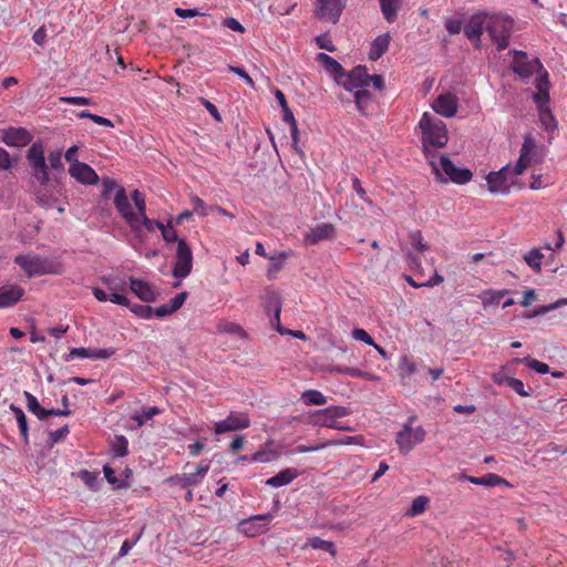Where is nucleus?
I'll list each match as a JSON object with an SVG mask.
<instances>
[{
	"instance_id": "obj_43",
	"label": "nucleus",
	"mask_w": 567,
	"mask_h": 567,
	"mask_svg": "<svg viewBox=\"0 0 567 567\" xmlns=\"http://www.w3.org/2000/svg\"><path fill=\"white\" fill-rule=\"evenodd\" d=\"M429 502L430 499L425 495H420L415 497L412 502L411 507L406 511L405 515L414 517L422 514L426 509Z\"/></svg>"
},
{
	"instance_id": "obj_27",
	"label": "nucleus",
	"mask_w": 567,
	"mask_h": 567,
	"mask_svg": "<svg viewBox=\"0 0 567 567\" xmlns=\"http://www.w3.org/2000/svg\"><path fill=\"white\" fill-rule=\"evenodd\" d=\"M24 289L19 285H8L0 287V308H8L16 305L22 296Z\"/></svg>"
},
{
	"instance_id": "obj_3",
	"label": "nucleus",
	"mask_w": 567,
	"mask_h": 567,
	"mask_svg": "<svg viewBox=\"0 0 567 567\" xmlns=\"http://www.w3.org/2000/svg\"><path fill=\"white\" fill-rule=\"evenodd\" d=\"M419 127L422 132V144L425 152L430 147L441 148L449 142V134L445 123L429 112L423 113Z\"/></svg>"
},
{
	"instance_id": "obj_40",
	"label": "nucleus",
	"mask_w": 567,
	"mask_h": 567,
	"mask_svg": "<svg viewBox=\"0 0 567 567\" xmlns=\"http://www.w3.org/2000/svg\"><path fill=\"white\" fill-rule=\"evenodd\" d=\"M301 400L306 405H323L327 403V398L318 390L302 392Z\"/></svg>"
},
{
	"instance_id": "obj_13",
	"label": "nucleus",
	"mask_w": 567,
	"mask_h": 567,
	"mask_svg": "<svg viewBox=\"0 0 567 567\" xmlns=\"http://www.w3.org/2000/svg\"><path fill=\"white\" fill-rule=\"evenodd\" d=\"M515 176L509 165L504 166L497 172H491L486 176L488 190L493 194H508L515 182Z\"/></svg>"
},
{
	"instance_id": "obj_19",
	"label": "nucleus",
	"mask_w": 567,
	"mask_h": 567,
	"mask_svg": "<svg viewBox=\"0 0 567 567\" xmlns=\"http://www.w3.org/2000/svg\"><path fill=\"white\" fill-rule=\"evenodd\" d=\"M272 519L271 514H262V515H254L247 519H243L238 524V529L240 533L245 534L248 537H256L266 533L268 529V525Z\"/></svg>"
},
{
	"instance_id": "obj_7",
	"label": "nucleus",
	"mask_w": 567,
	"mask_h": 567,
	"mask_svg": "<svg viewBox=\"0 0 567 567\" xmlns=\"http://www.w3.org/2000/svg\"><path fill=\"white\" fill-rule=\"evenodd\" d=\"M415 419L416 416H410L408 422H405L402 429L396 433L395 443L402 454L410 453L414 446L421 444L425 440L426 431L423 426H412Z\"/></svg>"
},
{
	"instance_id": "obj_48",
	"label": "nucleus",
	"mask_w": 567,
	"mask_h": 567,
	"mask_svg": "<svg viewBox=\"0 0 567 567\" xmlns=\"http://www.w3.org/2000/svg\"><path fill=\"white\" fill-rule=\"evenodd\" d=\"M566 305H567V298H561L550 305L537 307L536 309H534V311L530 315H528L526 317L534 318V317H538V316H544V315H546L557 308L566 306Z\"/></svg>"
},
{
	"instance_id": "obj_11",
	"label": "nucleus",
	"mask_w": 567,
	"mask_h": 567,
	"mask_svg": "<svg viewBox=\"0 0 567 567\" xmlns=\"http://www.w3.org/2000/svg\"><path fill=\"white\" fill-rule=\"evenodd\" d=\"M210 468V461L203 460L196 465L186 463L184 472L175 477H172L183 488L199 485Z\"/></svg>"
},
{
	"instance_id": "obj_49",
	"label": "nucleus",
	"mask_w": 567,
	"mask_h": 567,
	"mask_svg": "<svg viewBox=\"0 0 567 567\" xmlns=\"http://www.w3.org/2000/svg\"><path fill=\"white\" fill-rule=\"evenodd\" d=\"M275 96L281 106L284 122H286V123L293 122L295 117H293L291 110L288 106V102L286 100L285 94L280 90H277L275 93Z\"/></svg>"
},
{
	"instance_id": "obj_50",
	"label": "nucleus",
	"mask_w": 567,
	"mask_h": 567,
	"mask_svg": "<svg viewBox=\"0 0 567 567\" xmlns=\"http://www.w3.org/2000/svg\"><path fill=\"white\" fill-rule=\"evenodd\" d=\"M507 386L515 391L518 395L524 398L530 396L532 394V390H526L523 381L516 378H511Z\"/></svg>"
},
{
	"instance_id": "obj_28",
	"label": "nucleus",
	"mask_w": 567,
	"mask_h": 567,
	"mask_svg": "<svg viewBox=\"0 0 567 567\" xmlns=\"http://www.w3.org/2000/svg\"><path fill=\"white\" fill-rule=\"evenodd\" d=\"M264 308L268 313L274 310L275 328L279 333L284 334V328L280 324L281 307L279 295L275 291L268 292L264 301Z\"/></svg>"
},
{
	"instance_id": "obj_44",
	"label": "nucleus",
	"mask_w": 567,
	"mask_h": 567,
	"mask_svg": "<svg viewBox=\"0 0 567 567\" xmlns=\"http://www.w3.org/2000/svg\"><path fill=\"white\" fill-rule=\"evenodd\" d=\"M161 410L157 406H148L144 408L141 413H135L132 416V420L136 422L138 427L143 426L146 421L153 419L155 415L159 414Z\"/></svg>"
},
{
	"instance_id": "obj_30",
	"label": "nucleus",
	"mask_w": 567,
	"mask_h": 567,
	"mask_svg": "<svg viewBox=\"0 0 567 567\" xmlns=\"http://www.w3.org/2000/svg\"><path fill=\"white\" fill-rule=\"evenodd\" d=\"M187 298V292H181L176 295L173 299H171L169 303L162 305L156 310H153V315H155L158 318H164L167 316H171L175 311H177L185 302Z\"/></svg>"
},
{
	"instance_id": "obj_14",
	"label": "nucleus",
	"mask_w": 567,
	"mask_h": 567,
	"mask_svg": "<svg viewBox=\"0 0 567 567\" xmlns=\"http://www.w3.org/2000/svg\"><path fill=\"white\" fill-rule=\"evenodd\" d=\"M193 267V254L185 239H179L176 249V260L173 268L175 278L187 277Z\"/></svg>"
},
{
	"instance_id": "obj_47",
	"label": "nucleus",
	"mask_w": 567,
	"mask_h": 567,
	"mask_svg": "<svg viewBox=\"0 0 567 567\" xmlns=\"http://www.w3.org/2000/svg\"><path fill=\"white\" fill-rule=\"evenodd\" d=\"M544 258V255L536 248L529 250L525 255V261L526 264L536 272L540 271L542 268V260Z\"/></svg>"
},
{
	"instance_id": "obj_9",
	"label": "nucleus",
	"mask_w": 567,
	"mask_h": 567,
	"mask_svg": "<svg viewBox=\"0 0 567 567\" xmlns=\"http://www.w3.org/2000/svg\"><path fill=\"white\" fill-rule=\"evenodd\" d=\"M114 206L120 216L125 220L131 230L137 235H142L141 218H138V210H134L133 206L126 195L124 187H117L114 196Z\"/></svg>"
},
{
	"instance_id": "obj_61",
	"label": "nucleus",
	"mask_w": 567,
	"mask_h": 567,
	"mask_svg": "<svg viewBox=\"0 0 567 567\" xmlns=\"http://www.w3.org/2000/svg\"><path fill=\"white\" fill-rule=\"evenodd\" d=\"M527 365L532 370H534V371H536L538 373H542V374H545V373L549 372V365L547 363L538 361L536 359L527 360Z\"/></svg>"
},
{
	"instance_id": "obj_25",
	"label": "nucleus",
	"mask_w": 567,
	"mask_h": 567,
	"mask_svg": "<svg viewBox=\"0 0 567 567\" xmlns=\"http://www.w3.org/2000/svg\"><path fill=\"white\" fill-rule=\"evenodd\" d=\"M115 353L114 348L105 349H91V348H72L66 357V360L78 359H109Z\"/></svg>"
},
{
	"instance_id": "obj_36",
	"label": "nucleus",
	"mask_w": 567,
	"mask_h": 567,
	"mask_svg": "<svg viewBox=\"0 0 567 567\" xmlns=\"http://www.w3.org/2000/svg\"><path fill=\"white\" fill-rule=\"evenodd\" d=\"M308 546L313 548V549L326 550L332 557H336L337 554H338L337 549H336V546H334V544L332 542L321 539L318 536H313V537L308 538L307 543L302 546V548L305 549Z\"/></svg>"
},
{
	"instance_id": "obj_2",
	"label": "nucleus",
	"mask_w": 567,
	"mask_h": 567,
	"mask_svg": "<svg viewBox=\"0 0 567 567\" xmlns=\"http://www.w3.org/2000/svg\"><path fill=\"white\" fill-rule=\"evenodd\" d=\"M18 265L27 277H39L43 275H60L63 270L62 264L53 258L41 257L34 252L20 254L14 257Z\"/></svg>"
},
{
	"instance_id": "obj_38",
	"label": "nucleus",
	"mask_w": 567,
	"mask_h": 567,
	"mask_svg": "<svg viewBox=\"0 0 567 567\" xmlns=\"http://www.w3.org/2000/svg\"><path fill=\"white\" fill-rule=\"evenodd\" d=\"M317 60L326 68V70L333 73L336 79L344 72L342 65L327 53H319Z\"/></svg>"
},
{
	"instance_id": "obj_46",
	"label": "nucleus",
	"mask_w": 567,
	"mask_h": 567,
	"mask_svg": "<svg viewBox=\"0 0 567 567\" xmlns=\"http://www.w3.org/2000/svg\"><path fill=\"white\" fill-rule=\"evenodd\" d=\"M103 285L111 291H124L126 281L124 278L114 277V276H104L102 277Z\"/></svg>"
},
{
	"instance_id": "obj_41",
	"label": "nucleus",
	"mask_w": 567,
	"mask_h": 567,
	"mask_svg": "<svg viewBox=\"0 0 567 567\" xmlns=\"http://www.w3.org/2000/svg\"><path fill=\"white\" fill-rule=\"evenodd\" d=\"M289 254L285 251H279L275 255H271L268 257L272 261L269 270H268V278L272 279L275 277V274L282 269Z\"/></svg>"
},
{
	"instance_id": "obj_60",
	"label": "nucleus",
	"mask_w": 567,
	"mask_h": 567,
	"mask_svg": "<svg viewBox=\"0 0 567 567\" xmlns=\"http://www.w3.org/2000/svg\"><path fill=\"white\" fill-rule=\"evenodd\" d=\"M316 43L320 49H324L329 52H334L336 48L329 39L328 34H320L316 37Z\"/></svg>"
},
{
	"instance_id": "obj_63",
	"label": "nucleus",
	"mask_w": 567,
	"mask_h": 567,
	"mask_svg": "<svg viewBox=\"0 0 567 567\" xmlns=\"http://www.w3.org/2000/svg\"><path fill=\"white\" fill-rule=\"evenodd\" d=\"M445 29L451 35L458 34L462 31V21L458 19H449L445 22Z\"/></svg>"
},
{
	"instance_id": "obj_33",
	"label": "nucleus",
	"mask_w": 567,
	"mask_h": 567,
	"mask_svg": "<svg viewBox=\"0 0 567 567\" xmlns=\"http://www.w3.org/2000/svg\"><path fill=\"white\" fill-rule=\"evenodd\" d=\"M382 14L386 22L392 23L398 18L402 0H379Z\"/></svg>"
},
{
	"instance_id": "obj_20",
	"label": "nucleus",
	"mask_w": 567,
	"mask_h": 567,
	"mask_svg": "<svg viewBox=\"0 0 567 567\" xmlns=\"http://www.w3.org/2000/svg\"><path fill=\"white\" fill-rule=\"evenodd\" d=\"M135 208L138 210V218H141L142 230L145 228L147 231L153 233L155 229L162 228L163 223L151 219L146 215L145 196L138 189H134L131 194Z\"/></svg>"
},
{
	"instance_id": "obj_53",
	"label": "nucleus",
	"mask_w": 567,
	"mask_h": 567,
	"mask_svg": "<svg viewBox=\"0 0 567 567\" xmlns=\"http://www.w3.org/2000/svg\"><path fill=\"white\" fill-rule=\"evenodd\" d=\"M132 312H134L140 318L151 319L153 317V308L146 305H134L131 308Z\"/></svg>"
},
{
	"instance_id": "obj_18",
	"label": "nucleus",
	"mask_w": 567,
	"mask_h": 567,
	"mask_svg": "<svg viewBox=\"0 0 567 567\" xmlns=\"http://www.w3.org/2000/svg\"><path fill=\"white\" fill-rule=\"evenodd\" d=\"M536 142L532 134L524 136L523 145L519 152V158L513 168L514 175H522L524 171L533 163L536 162Z\"/></svg>"
},
{
	"instance_id": "obj_17",
	"label": "nucleus",
	"mask_w": 567,
	"mask_h": 567,
	"mask_svg": "<svg viewBox=\"0 0 567 567\" xmlns=\"http://www.w3.org/2000/svg\"><path fill=\"white\" fill-rule=\"evenodd\" d=\"M250 426L249 415L245 412L231 411L226 419L215 424L214 431L217 435L245 430Z\"/></svg>"
},
{
	"instance_id": "obj_8",
	"label": "nucleus",
	"mask_w": 567,
	"mask_h": 567,
	"mask_svg": "<svg viewBox=\"0 0 567 567\" xmlns=\"http://www.w3.org/2000/svg\"><path fill=\"white\" fill-rule=\"evenodd\" d=\"M350 413L346 406H329L316 411L311 415V423L316 426H326L329 429L340 431H352L350 426L344 425L339 419L347 416Z\"/></svg>"
},
{
	"instance_id": "obj_23",
	"label": "nucleus",
	"mask_w": 567,
	"mask_h": 567,
	"mask_svg": "<svg viewBox=\"0 0 567 567\" xmlns=\"http://www.w3.org/2000/svg\"><path fill=\"white\" fill-rule=\"evenodd\" d=\"M71 177L81 184L95 185L99 182V176L95 171L86 163L75 161L69 167Z\"/></svg>"
},
{
	"instance_id": "obj_16",
	"label": "nucleus",
	"mask_w": 567,
	"mask_h": 567,
	"mask_svg": "<svg viewBox=\"0 0 567 567\" xmlns=\"http://www.w3.org/2000/svg\"><path fill=\"white\" fill-rule=\"evenodd\" d=\"M347 0H318L315 11L316 18L336 24L346 8Z\"/></svg>"
},
{
	"instance_id": "obj_31",
	"label": "nucleus",
	"mask_w": 567,
	"mask_h": 567,
	"mask_svg": "<svg viewBox=\"0 0 567 567\" xmlns=\"http://www.w3.org/2000/svg\"><path fill=\"white\" fill-rule=\"evenodd\" d=\"M391 37L389 33L378 35L371 43L369 58L372 61L379 60L389 49Z\"/></svg>"
},
{
	"instance_id": "obj_37",
	"label": "nucleus",
	"mask_w": 567,
	"mask_h": 567,
	"mask_svg": "<svg viewBox=\"0 0 567 567\" xmlns=\"http://www.w3.org/2000/svg\"><path fill=\"white\" fill-rule=\"evenodd\" d=\"M9 409L13 412V414L16 416L20 435L22 436L24 443L28 444L29 427H28V420H27L24 412L22 411V409H20L19 406H16L14 404H10Z\"/></svg>"
},
{
	"instance_id": "obj_22",
	"label": "nucleus",
	"mask_w": 567,
	"mask_h": 567,
	"mask_svg": "<svg viewBox=\"0 0 567 567\" xmlns=\"http://www.w3.org/2000/svg\"><path fill=\"white\" fill-rule=\"evenodd\" d=\"M336 237V227L330 223H322L307 231L303 241L308 246L317 245L323 240H332Z\"/></svg>"
},
{
	"instance_id": "obj_57",
	"label": "nucleus",
	"mask_w": 567,
	"mask_h": 567,
	"mask_svg": "<svg viewBox=\"0 0 567 567\" xmlns=\"http://www.w3.org/2000/svg\"><path fill=\"white\" fill-rule=\"evenodd\" d=\"M290 125V132H291V140H292V148L296 151L297 154H303L302 150L299 147V131L297 126L296 120L293 122L288 123Z\"/></svg>"
},
{
	"instance_id": "obj_24",
	"label": "nucleus",
	"mask_w": 567,
	"mask_h": 567,
	"mask_svg": "<svg viewBox=\"0 0 567 567\" xmlns=\"http://www.w3.org/2000/svg\"><path fill=\"white\" fill-rule=\"evenodd\" d=\"M32 141V135L24 127H9L4 130L2 142L8 146L23 147Z\"/></svg>"
},
{
	"instance_id": "obj_54",
	"label": "nucleus",
	"mask_w": 567,
	"mask_h": 567,
	"mask_svg": "<svg viewBox=\"0 0 567 567\" xmlns=\"http://www.w3.org/2000/svg\"><path fill=\"white\" fill-rule=\"evenodd\" d=\"M352 338L358 341H362L369 346L374 344V340L371 336L362 328H355L352 330Z\"/></svg>"
},
{
	"instance_id": "obj_34",
	"label": "nucleus",
	"mask_w": 567,
	"mask_h": 567,
	"mask_svg": "<svg viewBox=\"0 0 567 567\" xmlns=\"http://www.w3.org/2000/svg\"><path fill=\"white\" fill-rule=\"evenodd\" d=\"M24 398L27 400L28 410L34 414L39 420H45L49 417L50 409L42 408L38 399L28 391H24Z\"/></svg>"
},
{
	"instance_id": "obj_55",
	"label": "nucleus",
	"mask_w": 567,
	"mask_h": 567,
	"mask_svg": "<svg viewBox=\"0 0 567 567\" xmlns=\"http://www.w3.org/2000/svg\"><path fill=\"white\" fill-rule=\"evenodd\" d=\"M411 244L421 252L427 249V246L423 244V236L420 230H414L410 234Z\"/></svg>"
},
{
	"instance_id": "obj_42",
	"label": "nucleus",
	"mask_w": 567,
	"mask_h": 567,
	"mask_svg": "<svg viewBox=\"0 0 567 567\" xmlns=\"http://www.w3.org/2000/svg\"><path fill=\"white\" fill-rule=\"evenodd\" d=\"M114 457H123L128 452V441L124 435H116L111 445Z\"/></svg>"
},
{
	"instance_id": "obj_4",
	"label": "nucleus",
	"mask_w": 567,
	"mask_h": 567,
	"mask_svg": "<svg viewBox=\"0 0 567 567\" xmlns=\"http://www.w3.org/2000/svg\"><path fill=\"white\" fill-rule=\"evenodd\" d=\"M430 165L433 173L436 175V178L442 183L451 181L452 183L464 185L473 177V174L468 168H460L455 166L445 155L440 156L437 162L434 158L430 159Z\"/></svg>"
},
{
	"instance_id": "obj_51",
	"label": "nucleus",
	"mask_w": 567,
	"mask_h": 567,
	"mask_svg": "<svg viewBox=\"0 0 567 567\" xmlns=\"http://www.w3.org/2000/svg\"><path fill=\"white\" fill-rule=\"evenodd\" d=\"M70 433L69 425H64L61 429H58L56 431H52L49 433V439L52 444H56L61 441H63L68 434Z\"/></svg>"
},
{
	"instance_id": "obj_32",
	"label": "nucleus",
	"mask_w": 567,
	"mask_h": 567,
	"mask_svg": "<svg viewBox=\"0 0 567 567\" xmlns=\"http://www.w3.org/2000/svg\"><path fill=\"white\" fill-rule=\"evenodd\" d=\"M464 478L475 485H483L488 487L499 486V485H508L507 481L501 477L497 474L488 473L481 477L475 476H464Z\"/></svg>"
},
{
	"instance_id": "obj_56",
	"label": "nucleus",
	"mask_w": 567,
	"mask_h": 567,
	"mask_svg": "<svg viewBox=\"0 0 567 567\" xmlns=\"http://www.w3.org/2000/svg\"><path fill=\"white\" fill-rule=\"evenodd\" d=\"M161 233H162V236H163V239L166 241V243H174V241H177L178 243V238H177V233L176 230L169 226V225H162V228H159Z\"/></svg>"
},
{
	"instance_id": "obj_26",
	"label": "nucleus",
	"mask_w": 567,
	"mask_h": 567,
	"mask_svg": "<svg viewBox=\"0 0 567 567\" xmlns=\"http://www.w3.org/2000/svg\"><path fill=\"white\" fill-rule=\"evenodd\" d=\"M131 291L144 302H153L156 299V293L151 285L144 280L130 277Z\"/></svg>"
},
{
	"instance_id": "obj_35",
	"label": "nucleus",
	"mask_w": 567,
	"mask_h": 567,
	"mask_svg": "<svg viewBox=\"0 0 567 567\" xmlns=\"http://www.w3.org/2000/svg\"><path fill=\"white\" fill-rule=\"evenodd\" d=\"M217 332L219 333H227V334H235L238 336L241 339L247 338L246 331L243 329V327L236 322L228 321V320H220L217 323Z\"/></svg>"
},
{
	"instance_id": "obj_15",
	"label": "nucleus",
	"mask_w": 567,
	"mask_h": 567,
	"mask_svg": "<svg viewBox=\"0 0 567 567\" xmlns=\"http://www.w3.org/2000/svg\"><path fill=\"white\" fill-rule=\"evenodd\" d=\"M487 21V13L478 11L468 18L464 27L466 38L476 49H481V37L486 31Z\"/></svg>"
},
{
	"instance_id": "obj_12",
	"label": "nucleus",
	"mask_w": 567,
	"mask_h": 567,
	"mask_svg": "<svg viewBox=\"0 0 567 567\" xmlns=\"http://www.w3.org/2000/svg\"><path fill=\"white\" fill-rule=\"evenodd\" d=\"M27 159L32 171V175L40 184L49 181L48 165L44 157V148L42 143H33L27 153Z\"/></svg>"
},
{
	"instance_id": "obj_39",
	"label": "nucleus",
	"mask_w": 567,
	"mask_h": 567,
	"mask_svg": "<svg viewBox=\"0 0 567 567\" xmlns=\"http://www.w3.org/2000/svg\"><path fill=\"white\" fill-rule=\"evenodd\" d=\"M353 442H354V437H347L346 440H340V441H324L318 445H298L296 447V450L298 453H309V452L319 451L321 449H326L331 445L351 444Z\"/></svg>"
},
{
	"instance_id": "obj_21",
	"label": "nucleus",
	"mask_w": 567,
	"mask_h": 567,
	"mask_svg": "<svg viewBox=\"0 0 567 567\" xmlns=\"http://www.w3.org/2000/svg\"><path fill=\"white\" fill-rule=\"evenodd\" d=\"M432 109L444 117H453L458 110V99L450 92L440 94L433 101Z\"/></svg>"
},
{
	"instance_id": "obj_6",
	"label": "nucleus",
	"mask_w": 567,
	"mask_h": 567,
	"mask_svg": "<svg viewBox=\"0 0 567 567\" xmlns=\"http://www.w3.org/2000/svg\"><path fill=\"white\" fill-rule=\"evenodd\" d=\"M486 31L491 40L496 44L498 51L505 50L509 44V37L513 30V20L503 14L487 13Z\"/></svg>"
},
{
	"instance_id": "obj_58",
	"label": "nucleus",
	"mask_w": 567,
	"mask_h": 567,
	"mask_svg": "<svg viewBox=\"0 0 567 567\" xmlns=\"http://www.w3.org/2000/svg\"><path fill=\"white\" fill-rule=\"evenodd\" d=\"M60 101L72 105H90L92 103V101L85 96H62Z\"/></svg>"
},
{
	"instance_id": "obj_62",
	"label": "nucleus",
	"mask_w": 567,
	"mask_h": 567,
	"mask_svg": "<svg viewBox=\"0 0 567 567\" xmlns=\"http://www.w3.org/2000/svg\"><path fill=\"white\" fill-rule=\"evenodd\" d=\"M275 458V454L274 453H269L265 450H259L257 451L256 453H254L250 457V461L251 462H260V463H266V462H270Z\"/></svg>"
},
{
	"instance_id": "obj_45",
	"label": "nucleus",
	"mask_w": 567,
	"mask_h": 567,
	"mask_svg": "<svg viewBox=\"0 0 567 567\" xmlns=\"http://www.w3.org/2000/svg\"><path fill=\"white\" fill-rule=\"evenodd\" d=\"M399 371L402 378H409L416 372V364L411 357L403 355L399 361Z\"/></svg>"
},
{
	"instance_id": "obj_29",
	"label": "nucleus",
	"mask_w": 567,
	"mask_h": 567,
	"mask_svg": "<svg viewBox=\"0 0 567 567\" xmlns=\"http://www.w3.org/2000/svg\"><path fill=\"white\" fill-rule=\"evenodd\" d=\"M300 475L299 471L292 467L285 468L278 474L266 481V485L270 487H281L290 484L295 478Z\"/></svg>"
},
{
	"instance_id": "obj_1",
	"label": "nucleus",
	"mask_w": 567,
	"mask_h": 567,
	"mask_svg": "<svg viewBox=\"0 0 567 567\" xmlns=\"http://www.w3.org/2000/svg\"><path fill=\"white\" fill-rule=\"evenodd\" d=\"M368 72L365 66H355L350 72H343L337 78L338 84L353 94L357 109L365 114L371 103V93L367 90Z\"/></svg>"
},
{
	"instance_id": "obj_52",
	"label": "nucleus",
	"mask_w": 567,
	"mask_h": 567,
	"mask_svg": "<svg viewBox=\"0 0 567 567\" xmlns=\"http://www.w3.org/2000/svg\"><path fill=\"white\" fill-rule=\"evenodd\" d=\"M190 202L194 206V213L203 217L208 215V207L202 198H199L198 196H193L190 198Z\"/></svg>"
},
{
	"instance_id": "obj_64",
	"label": "nucleus",
	"mask_w": 567,
	"mask_h": 567,
	"mask_svg": "<svg viewBox=\"0 0 567 567\" xmlns=\"http://www.w3.org/2000/svg\"><path fill=\"white\" fill-rule=\"evenodd\" d=\"M109 300L111 302L120 305V306H124V307L130 306L128 299L124 295L120 293L118 291H111L109 295Z\"/></svg>"
},
{
	"instance_id": "obj_10",
	"label": "nucleus",
	"mask_w": 567,
	"mask_h": 567,
	"mask_svg": "<svg viewBox=\"0 0 567 567\" xmlns=\"http://www.w3.org/2000/svg\"><path fill=\"white\" fill-rule=\"evenodd\" d=\"M513 54L512 70L522 79H529L534 73L539 78L547 72L538 58L529 59L526 52L518 50H514Z\"/></svg>"
},
{
	"instance_id": "obj_59",
	"label": "nucleus",
	"mask_w": 567,
	"mask_h": 567,
	"mask_svg": "<svg viewBox=\"0 0 567 567\" xmlns=\"http://www.w3.org/2000/svg\"><path fill=\"white\" fill-rule=\"evenodd\" d=\"M142 533L141 532L134 539L130 540V539H125L120 548V551H118V557H124L128 554V551L136 545V543L141 539L142 537Z\"/></svg>"
},
{
	"instance_id": "obj_5",
	"label": "nucleus",
	"mask_w": 567,
	"mask_h": 567,
	"mask_svg": "<svg viewBox=\"0 0 567 567\" xmlns=\"http://www.w3.org/2000/svg\"><path fill=\"white\" fill-rule=\"evenodd\" d=\"M536 93H534L533 99L537 104L539 111V120L543 126L547 131H553L556 128V121L548 107L549 102V80L548 72H544L539 78L535 80Z\"/></svg>"
}]
</instances>
